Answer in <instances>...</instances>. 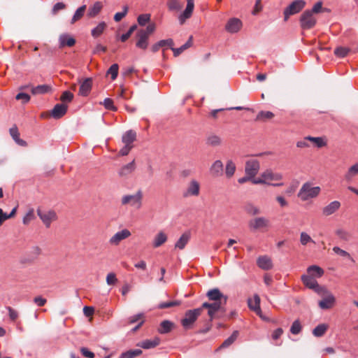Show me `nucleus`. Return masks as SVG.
Here are the masks:
<instances>
[{
  "label": "nucleus",
  "instance_id": "obj_1",
  "mask_svg": "<svg viewBox=\"0 0 358 358\" xmlns=\"http://www.w3.org/2000/svg\"><path fill=\"white\" fill-rule=\"evenodd\" d=\"M201 312L202 308L187 310L184 317L181 320L182 327L186 330L192 329L194 322L201 314Z\"/></svg>",
  "mask_w": 358,
  "mask_h": 358
},
{
  "label": "nucleus",
  "instance_id": "obj_2",
  "mask_svg": "<svg viewBox=\"0 0 358 358\" xmlns=\"http://www.w3.org/2000/svg\"><path fill=\"white\" fill-rule=\"evenodd\" d=\"M320 192V187H312L309 182L304 183L300 189L298 196L302 201H307L318 196Z\"/></svg>",
  "mask_w": 358,
  "mask_h": 358
},
{
  "label": "nucleus",
  "instance_id": "obj_3",
  "mask_svg": "<svg viewBox=\"0 0 358 358\" xmlns=\"http://www.w3.org/2000/svg\"><path fill=\"white\" fill-rule=\"evenodd\" d=\"M143 193L141 190L137 191L135 194L124 195L122 198V204H130L131 206L140 208L142 205Z\"/></svg>",
  "mask_w": 358,
  "mask_h": 358
},
{
  "label": "nucleus",
  "instance_id": "obj_4",
  "mask_svg": "<svg viewBox=\"0 0 358 358\" xmlns=\"http://www.w3.org/2000/svg\"><path fill=\"white\" fill-rule=\"evenodd\" d=\"M301 27L303 29H310L316 24V19L314 17L312 11L308 10L303 12L300 18Z\"/></svg>",
  "mask_w": 358,
  "mask_h": 358
},
{
  "label": "nucleus",
  "instance_id": "obj_5",
  "mask_svg": "<svg viewBox=\"0 0 358 358\" xmlns=\"http://www.w3.org/2000/svg\"><path fill=\"white\" fill-rule=\"evenodd\" d=\"M306 3L303 0H296L293 1L284 10L285 20H287L290 15L296 14L301 11L305 6Z\"/></svg>",
  "mask_w": 358,
  "mask_h": 358
},
{
  "label": "nucleus",
  "instance_id": "obj_6",
  "mask_svg": "<svg viewBox=\"0 0 358 358\" xmlns=\"http://www.w3.org/2000/svg\"><path fill=\"white\" fill-rule=\"evenodd\" d=\"M37 214L46 227H50L51 222L57 219V215L53 210H37Z\"/></svg>",
  "mask_w": 358,
  "mask_h": 358
},
{
  "label": "nucleus",
  "instance_id": "obj_7",
  "mask_svg": "<svg viewBox=\"0 0 358 358\" xmlns=\"http://www.w3.org/2000/svg\"><path fill=\"white\" fill-rule=\"evenodd\" d=\"M136 46L138 48L145 50L149 45V37L144 32V29L138 30L136 34Z\"/></svg>",
  "mask_w": 358,
  "mask_h": 358
},
{
  "label": "nucleus",
  "instance_id": "obj_8",
  "mask_svg": "<svg viewBox=\"0 0 358 358\" xmlns=\"http://www.w3.org/2000/svg\"><path fill=\"white\" fill-rule=\"evenodd\" d=\"M268 220L264 217H256L255 219L250 220L248 222V226L252 231H256L262 228H266L268 227Z\"/></svg>",
  "mask_w": 358,
  "mask_h": 358
},
{
  "label": "nucleus",
  "instance_id": "obj_9",
  "mask_svg": "<svg viewBox=\"0 0 358 358\" xmlns=\"http://www.w3.org/2000/svg\"><path fill=\"white\" fill-rule=\"evenodd\" d=\"M259 168V162L257 159L248 160L245 167V175L254 178L257 174Z\"/></svg>",
  "mask_w": 358,
  "mask_h": 358
},
{
  "label": "nucleus",
  "instance_id": "obj_10",
  "mask_svg": "<svg viewBox=\"0 0 358 358\" xmlns=\"http://www.w3.org/2000/svg\"><path fill=\"white\" fill-rule=\"evenodd\" d=\"M242 26L243 24L241 20L232 17L227 21L225 25V30L230 34H235L241 29Z\"/></svg>",
  "mask_w": 358,
  "mask_h": 358
},
{
  "label": "nucleus",
  "instance_id": "obj_11",
  "mask_svg": "<svg viewBox=\"0 0 358 358\" xmlns=\"http://www.w3.org/2000/svg\"><path fill=\"white\" fill-rule=\"evenodd\" d=\"M199 183L196 180H192L189 183L186 190L184 191L182 195L184 197L197 196L199 194Z\"/></svg>",
  "mask_w": 358,
  "mask_h": 358
},
{
  "label": "nucleus",
  "instance_id": "obj_12",
  "mask_svg": "<svg viewBox=\"0 0 358 358\" xmlns=\"http://www.w3.org/2000/svg\"><path fill=\"white\" fill-rule=\"evenodd\" d=\"M194 8V0H187L185 9L178 17V20L180 24H183L187 19L191 17Z\"/></svg>",
  "mask_w": 358,
  "mask_h": 358
},
{
  "label": "nucleus",
  "instance_id": "obj_13",
  "mask_svg": "<svg viewBox=\"0 0 358 358\" xmlns=\"http://www.w3.org/2000/svg\"><path fill=\"white\" fill-rule=\"evenodd\" d=\"M206 296L210 300L214 301L215 302H222L223 299V304H225L227 301V296L223 295L218 288L210 289L207 292Z\"/></svg>",
  "mask_w": 358,
  "mask_h": 358
},
{
  "label": "nucleus",
  "instance_id": "obj_14",
  "mask_svg": "<svg viewBox=\"0 0 358 358\" xmlns=\"http://www.w3.org/2000/svg\"><path fill=\"white\" fill-rule=\"evenodd\" d=\"M131 236V232L127 229H122L115 234L109 240L111 245H117L122 241Z\"/></svg>",
  "mask_w": 358,
  "mask_h": 358
},
{
  "label": "nucleus",
  "instance_id": "obj_15",
  "mask_svg": "<svg viewBox=\"0 0 358 358\" xmlns=\"http://www.w3.org/2000/svg\"><path fill=\"white\" fill-rule=\"evenodd\" d=\"M222 302H213V303H208L204 302L200 308H208V314L211 318V320L214 317L215 314L221 309V306Z\"/></svg>",
  "mask_w": 358,
  "mask_h": 358
},
{
  "label": "nucleus",
  "instance_id": "obj_16",
  "mask_svg": "<svg viewBox=\"0 0 358 358\" xmlns=\"http://www.w3.org/2000/svg\"><path fill=\"white\" fill-rule=\"evenodd\" d=\"M248 305L250 310H253L259 316H262V310L260 308V298L258 294H255L253 296V300L251 299H248Z\"/></svg>",
  "mask_w": 358,
  "mask_h": 358
},
{
  "label": "nucleus",
  "instance_id": "obj_17",
  "mask_svg": "<svg viewBox=\"0 0 358 358\" xmlns=\"http://www.w3.org/2000/svg\"><path fill=\"white\" fill-rule=\"evenodd\" d=\"M210 173L213 177H220L224 173V166L221 160H215L210 167Z\"/></svg>",
  "mask_w": 358,
  "mask_h": 358
},
{
  "label": "nucleus",
  "instance_id": "obj_18",
  "mask_svg": "<svg viewBox=\"0 0 358 358\" xmlns=\"http://www.w3.org/2000/svg\"><path fill=\"white\" fill-rule=\"evenodd\" d=\"M92 87V79L91 78H85L81 83L79 89V94L83 96H87Z\"/></svg>",
  "mask_w": 358,
  "mask_h": 358
},
{
  "label": "nucleus",
  "instance_id": "obj_19",
  "mask_svg": "<svg viewBox=\"0 0 358 358\" xmlns=\"http://www.w3.org/2000/svg\"><path fill=\"white\" fill-rule=\"evenodd\" d=\"M67 112V106L64 103L56 104L51 112V115L55 119H59Z\"/></svg>",
  "mask_w": 358,
  "mask_h": 358
},
{
  "label": "nucleus",
  "instance_id": "obj_20",
  "mask_svg": "<svg viewBox=\"0 0 358 358\" xmlns=\"http://www.w3.org/2000/svg\"><path fill=\"white\" fill-rule=\"evenodd\" d=\"M257 264L260 268L265 271L269 270L273 267L271 258L266 255L259 257L257 260Z\"/></svg>",
  "mask_w": 358,
  "mask_h": 358
},
{
  "label": "nucleus",
  "instance_id": "obj_21",
  "mask_svg": "<svg viewBox=\"0 0 358 358\" xmlns=\"http://www.w3.org/2000/svg\"><path fill=\"white\" fill-rule=\"evenodd\" d=\"M159 343L160 338L159 337H155L153 339L142 341L137 344V346L148 350L157 347Z\"/></svg>",
  "mask_w": 358,
  "mask_h": 358
},
{
  "label": "nucleus",
  "instance_id": "obj_22",
  "mask_svg": "<svg viewBox=\"0 0 358 358\" xmlns=\"http://www.w3.org/2000/svg\"><path fill=\"white\" fill-rule=\"evenodd\" d=\"M52 91V87L49 85H39L36 87H31V92L33 95L45 94Z\"/></svg>",
  "mask_w": 358,
  "mask_h": 358
},
{
  "label": "nucleus",
  "instance_id": "obj_23",
  "mask_svg": "<svg viewBox=\"0 0 358 358\" xmlns=\"http://www.w3.org/2000/svg\"><path fill=\"white\" fill-rule=\"evenodd\" d=\"M340 207L341 203L338 201H334L322 209V213L326 216L331 215L338 210Z\"/></svg>",
  "mask_w": 358,
  "mask_h": 358
},
{
  "label": "nucleus",
  "instance_id": "obj_24",
  "mask_svg": "<svg viewBox=\"0 0 358 358\" xmlns=\"http://www.w3.org/2000/svg\"><path fill=\"white\" fill-rule=\"evenodd\" d=\"M59 42L60 48L64 46L72 47L75 45L76 40L69 34H64L59 36Z\"/></svg>",
  "mask_w": 358,
  "mask_h": 358
},
{
  "label": "nucleus",
  "instance_id": "obj_25",
  "mask_svg": "<svg viewBox=\"0 0 358 358\" xmlns=\"http://www.w3.org/2000/svg\"><path fill=\"white\" fill-rule=\"evenodd\" d=\"M326 295L327 296L319 302V306L322 309L330 308L335 302V297L331 294L328 293Z\"/></svg>",
  "mask_w": 358,
  "mask_h": 358
},
{
  "label": "nucleus",
  "instance_id": "obj_26",
  "mask_svg": "<svg viewBox=\"0 0 358 358\" xmlns=\"http://www.w3.org/2000/svg\"><path fill=\"white\" fill-rule=\"evenodd\" d=\"M103 8V3L101 1H96L93 5L90 6L87 10V16L89 17H94L97 15Z\"/></svg>",
  "mask_w": 358,
  "mask_h": 358
},
{
  "label": "nucleus",
  "instance_id": "obj_27",
  "mask_svg": "<svg viewBox=\"0 0 358 358\" xmlns=\"http://www.w3.org/2000/svg\"><path fill=\"white\" fill-rule=\"evenodd\" d=\"M189 239L190 233L185 232L176 243L175 248L180 250L184 249L187 243L189 242Z\"/></svg>",
  "mask_w": 358,
  "mask_h": 358
},
{
  "label": "nucleus",
  "instance_id": "obj_28",
  "mask_svg": "<svg viewBox=\"0 0 358 358\" xmlns=\"http://www.w3.org/2000/svg\"><path fill=\"white\" fill-rule=\"evenodd\" d=\"M174 327V323L169 320H164L160 323L158 332L161 334L169 333Z\"/></svg>",
  "mask_w": 358,
  "mask_h": 358
},
{
  "label": "nucleus",
  "instance_id": "obj_29",
  "mask_svg": "<svg viewBox=\"0 0 358 358\" xmlns=\"http://www.w3.org/2000/svg\"><path fill=\"white\" fill-rule=\"evenodd\" d=\"M236 166L235 163L231 160H227L225 166L224 173L227 178H231L235 173Z\"/></svg>",
  "mask_w": 358,
  "mask_h": 358
},
{
  "label": "nucleus",
  "instance_id": "obj_30",
  "mask_svg": "<svg viewBox=\"0 0 358 358\" xmlns=\"http://www.w3.org/2000/svg\"><path fill=\"white\" fill-rule=\"evenodd\" d=\"M166 241H167L166 234L163 231H160L154 238L153 247L159 248L162 245H163Z\"/></svg>",
  "mask_w": 358,
  "mask_h": 358
},
{
  "label": "nucleus",
  "instance_id": "obj_31",
  "mask_svg": "<svg viewBox=\"0 0 358 358\" xmlns=\"http://www.w3.org/2000/svg\"><path fill=\"white\" fill-rule=\"evenodd\" d=\"M262 178L270 180H280L282 179V175L280 173H273L271 170H266L263 172L261 175Z\"/></svg>",
  "mask_w": 358,
  "mask_h": 358
},
{
  "label": "nucleus",
  "instance_id": "obj_32",
  "mask_svg": "<svg viewBox=\"0 0 358 358\" xmlns=\"http://www.w3.org/2000/svg\"><path fill=\"white\" fill-rule=\"evenodd\" d=\"M301 280L306 287L311 289L315 288V286L317 284V280L313 276L308 275H303Z\"/></svg>",
  "mask_w": 358,
  "mask_h": 358
},
{
  "label": "nucleus",
  "instance_id": "obj_33",
  "mask_svg": "<svg viewBox=\"0 0 358 358\" xmlns=\"http://www.w3.org/2000/svg\"><path fill=\"white\" fill-rule=\"evenodd\" d=\"M192 45V36H190L188 41L178 48H171L174 57L179 56L184 50L191 47Z\"/></svg>",
  "mask_w": 358,
  "mask_h": 358
},
{
  "label": "nucleus",
  "instance_id": "obj_34",
  "mask_svg": "<svg viewBox=\"0 0 358 358\" xmlns=\"http://www.w3.org/2000/svg\"><path fill=\"white\" fill-rule=\"evenodd\" d=\"M358 174V162L350 166L345 174V180L350 182Z\"/></svg>",
  "mask_w": 358,
  "mask_h": 358
},
{
  "label": "nucleus",
  "instance_id": "obj_35",
  "mask_svg": "<svg viewBox=\"0 0 358 358\" xmlns=\"http://www.w3.org/2000/svg\"><path fill=\"white\" fill-rule=\"evenodd\" d=\"M136 136V134L135 131L129 130L122 136V142L124 144L132 145V143L135 141Z\"/></svg>",
  "mask_w": 358,
  "mask_h": 358
},
{
  "label": "nucleus",
  "instance_id": "obj_36",
  "mask_svg": "<svg viewBox=\"0 0 358 358\" xmlns=\"http://www.w3.org/2000/svg\"><path fill=\"white\" fill-rule=\"evenodd\" d=\"M135 169V164L134 161L123 166L121 169L119 171V175L120 176H126L130 173H131Z\"/></svg>",
  "mask_w": 358,
  "mask_h": 358
},
{
  "label": "nucleus",
  "instance_id": "obj_37",
  "mask_svg": "<svg viewBox=\"0 0 358 358\" xmlns=\"http://www.w3.org/2000/svg\"><path fill=\"white\" fill-rule=\"evenodd\" d=\"M106 28V22H101L98 24V25L96 27L92 29L91 34L94 38H97L102 34Z\"/></svg>",
  "mask_w": 358,
  "mask_h": 358
},
{
  "label": "nucleus",
  "instance_id": "obj_38",
  "mask_svg": "<svg viewBox=\"0 0 358 358\" xmlns=\"http://www.w3.org/2000/svg\"><path fill=\"white\" fill-rule=\"evenodd\" d=\"M309 275H315V277L320 278L324 274V271L322 268L316 265L310 266L307 269Z\"/></svg>",
  "mask_w": 358,
  "mask_h": 358
},
{
  "label": "nucleus",
  "instance_id": "obj_39",
  "mask_svg": "<svg viewBox=\"0 0 358 358\" xmlns=\"http://www.w3.org/2000/svg\"><path fill=\"white\" fill-rule=\"evenodd\" d=\"M238 334V331H234L229 338L224 341L220 348H226L229 347L237 339Z\"/></svg>",
  "mask_w": 358,
  "mask_h": 358
},
{
  "label": "nucleus",
  "instance_id": "obj_40",
  "mask_svg": "<svg viewBox=\"0 0 358 358\" xmlns=\"http://www.w3.org/2000/svg\"><path fill=\"white\" fill-rule=\"evenodd\" d=\"M142 350L140 349H134L129 350L126 352H122L119 358H134L137 356H139L142 354Z\"/></svg>",
  "mask_w": 358,
  "mask_h": 358
},
{
  "label": "nucleus",
  "instance_id": "obj_41",
  "mask_svg": "<svg viewBox=\"0 0 358 358\" xmlns=\"http://www.w3.org/2000/svg\"><path fill=\"white\" fill-rule=\"evenodd\" d=\"M244 210L250 215H256L260 213L259 208L252 203H247L244 206Z\"/></svg>",
  "mask_w": 358,
  "mask_h": 358
},
{
  "label": "nucleus",
  "instance_id": "obj_42",
  "mask_svg": "<svg viewBox=\"0 0 358 358\" xmlns=\"http://www.w3.org/2000/svg\"><path fill=\"white\" fill-rule=\"evenodd\" d=\"M328 329V326L325 324H320L317 325L313 330V334L315 337H321L322 336Z\"/></svg>",
  "mask_w": 358,
  "mask_h": 358
},
{
  "label": "nucleus",
  "instance_id": "obj_43",
  "mask_svg": "<svg viewBox=\"0 0 358 358\" xmlns=\"http://www.w3.org/2000/svg\"><path fill=\"white\" fill-rule=\"evenodd\" d=\"M222 140L221 138L215 134L210 135L206 138V143L211 146H218L221 144Z\"/></svg>",
  "mask_w": 358,
  "mask_h": 358
},
{
  "label": "nucleus",
  "instance_id": "obj_44",
  "mask_svg": "<svg viewBox=\"0 0 358 358\" xmlns=\"http://www.w3.org/2000/svg\"><path fill=\"white\" fill-rule=\"evenodd\" d=\"M274 117V114L271 111L261 110L257 115V120L266 121Z\"/></svg>",
  "mask_w": 358,
  "mask_h": 358
},
{
  "label": "nucleus",
  "instance_id": "obj_45",
  "mask_svg": "<svg viewBox=\"0 0 358 358\" xmlns=\"http://www.w3.org/2000/svg\"><path fill=\"white\" fill-rule=\"evenodd\" d=\"M180 304H181V301H178V300L171 301H168V302H162L157 305V308L165 309V308H171L173 306H180Z\"/></svg>",
  "mask_w": 358,
  "mask_h": 358
},
{
  "label": "nucleus",
  "instance_id": "obj_46",
  "mask_svg": "<svg viewBox=\"0 0 358 358\" xmlns=\"http://www.w3.org/2000/svg\"><path fill=\"white\" fill-rule=\"evenodd\" d=\"M306 139L314 143L317 148H322L327 145V143L322 137H313L308 136H306Z\"/></svg>",
  "mask_w": 358,
  "mask_h": 358
},
{
  "label": "nucleus",
  "instance_id": "obj_47",
  "mask_svg": "<svg viewBox=\"0 0 358 358\" xmlns=\"http://www.w3.org/2000/svg\"><path fill=\"white\" fill-rule=\"evenodd\" d=\"M85 9H86V6L83 5L82 6L79 7L76 10V12L72 17V20H71L72 24L76 22L77 20H78L80 18H81L83 17V15H84V13L85 11Z\"/></svg>",
  "mask_w": 358,
  "mask_h": 358
},
{
  "label": "nucleus",
  "instance_id": "obj_48",
  "mask_svg": "<svg viewBox=\"0 0 358 358\" xmlns=\"http://www.w3.org/2000/svg\"><path fill=\"white\" fill-rule=\"evenodd\" d=\"M151 19V15L149 13L141 14L137 17V22L140 26H145L149 23Z\"/></svg>",
  "mask_w": 358,
  "mask_h": 358
},
{
  "label": "nucleus",
  "instance_id": "obj_49",
  "mask_svg": "<svg viewBox=\"0 0 358 358\" xmlns=\"http://www.w3.org/2000/svg\"><path fill=\"white\" fill-rule=\"evenodd\" d=\"M333 251L336 254L341 255V257H346V258L349 259L351 262H355V259L351 257L350 253L348 252L347 251L340 248L339 247H338V246L334 247Z\"/></svg>",
  "mask_w": 358,
  "mask_h": 358
},
{
  "label": "nucleus",
  "instance_id": "obj_50",
  "mask_svg": "<svg viewBox=\"0 0 358 358\" xmlns=\"http://www.w3.org/2000/svg\"><path fill=\"white\" fill-rule=\"evenodd\" d=\"M335 234L340 239L345 241H349V239L350 238V233L343 229H338L335 231Z\"/></svg>",
  "mask_w": 358,
  "mask_h": 358
},
{
  "label": "nucleus",
  "instance_id": "obj_51",
  "mask_svg": "<svg viewBox=\"0 0 358 358\" xmlns=\"http://www.w3.org/2000/svg\"><path fill=\"white\" fill-rule=\"evenodd\" d=\"M119 66L117 64H113L107 71V74L111 76L113 80H115L118 75Z\"/></svg>",
  "mask_w": 358,
  "mask_h": 358
},
{
  "label": "nucleus",
  "instance_id": "obj_52",
  "mask_svg": "<svg viewBox=\"0 0 358 358\" xmlns=\"http://www.w3.org/2000/svg\"><path fill=\"white\" fill-rule=\"evenodd\" d=\"M168 7L170 10L178 11L182 8V5L178 0H170Z\"/></svg>",
  "mask_w": 358,
  "mask_h": 358
},
{
  "label": "nucleus",
  "instance_id": "obj_53",
  "mask_svg": "<svg viewBox=\"0 0 358 358\" xmlns=\"http://www.w3.org/2000/svg\"><path fill=\"white\" fill-rule=\"evenodd\" d=\"M136 29H137L136 24L131 25L129 27V30L126 33L121 35L120 41L122 42H125L131 36V34L134 33V31L135 30H136Z\"/></svg>",
  "mask_w": 358,
  "mask_h": 358
},
{
  "label": "nucleus",
  "instance_id": "obj_54",
  "mask_svg": "<svg viewBox=\"0 0 358 358\" xmlns=\"http://www.w3.org/2000/svg\"><path fill=\"white\" fill-rule=\"evenodd\" d=\"M350 49L345 47H338L334 50V54L341 58L345 57L349 52Z\"/></svg>",
  "mask_w": 358,
  "mask_h": 358
},
{
  "label": "nucleus",
  "instance_id": "obj_55",
  "mask_svg": "<svg viewBox=\"0 0 358 358\" xmlns=\"http://www.w3.org/2000/svg\"><path fill=\"white\" fill-rule=\"evenodd\" d=\"M129 8L127 6L122 7V11L116 13L114 15V20L115 22H120L123 17H124L128 13Z\"/></svg>",
  "mask_w": 358,
  "mask_h": 358
},
{
  "label": "nucleus",
  "instance_id": "obj_56",
  "mask_svg": "<svg viewBox=\"0 0 358 358\" xmlns=\"http://www.w3.org/2000/svg\"><path fill=\"white\" fill-rule=\"evenodd\" d=\"M301 331V325L299 320H295L290 328V332L292 334L296 335Z\"/></svg>",
  "mask_w": 358,
  "mask_h": 358
},
{
  "label": "nucleus",
  "instance_id": "obj_57",
  "mask_svg": "<svg viewBox=\"0 0 358 358\" xmlns=\"http://www.w3.org/2000/svg\"><path fill=\"white\" fill-rule=\"evenodd\" d=\"M312 242L315 243V241L306 232H301L300 234V243L303 245H307L308 243Z\"/></svg>",
  "mask_w": 358,
  "mask_h": 358
},
{
  "label": "nucleus",
  "instance_id": "obj_58",
  "mask_svg": "<svg viewBox=\"0 0 358 358\" xmlns=\"http://www.w3.org/2000/svg\"><path fill=\"white\" fill-rule=\"evenodd\" d=\"M15 99L17 100H21L22 103H27L30 101L31 97L27 93L20 92L15 96Z\"/></svg>",
  "mask_w": 358,
  "mask_h": 358
},
{
  "label": "nucleus",
  "instance_id": "obj_59",
  "mask_svg": "<svg viewBox=\"0 0 358 358\" xmlns=\"http://www.w3.org/2000/svg\"><path fill=\"white\" fill-rule=\"evenodd\" d=\"M103 104L104 107L108 110H114V111L117 110V108L113 104V99H111L110 98H106L103 100Z\"/></svg>",
  "mask_w": 358,
  "mask_h": 358
},
{
  "label": "nucleus",
  "instance_id": "obj_60",
  "mask_svg": "<svg viewBox=\"0 0 358 358\" xmlns=\"http://www.w3.org/2000/svg\"><path fill=\"white\" fill-rule=\"evenodd\" d=\"M73 99V94L69 91H64L60 98L63 102H71Z\"/></svg>",
  "mask_w": 358,
  "mask_h": 358
},
{
  "label": "nucleus",
  "instance_id": "obj_61",
  "mask_svg": "<svg viewBox=\"0 0 358 358\" xmlns=\"http://www.w3.org/2000/svg\"><path fill=\"white\" fill-rule=\"evenodd\" d=\"M34 218V209H30L25 216L23 217V223L24 224H27L31 220Z\"/></svg>",
  "mask_w": 358,
  "mask_h": 358
},
{
  "label": "nucleus",
  "instance_id": "obj_62",
  "mask_svg": "<svg viewBox=\"0 0 358 358\" xmlns=\"http://www.w3.org/2000/svg\"><path fill=\"white\" fill-rule=\"evenodd\" d=\"M117 282V279L114 273H110L106 276V282L108 285H115Z\"/></svg>",
  "mask_w": 358,
  "mask_h": 358
},
{
  "label": "nucleus",
  "instance_id": "obj_63",
  "mask_svg": "<svg viewBox=\"0 0 358 358\" xmlns=\"http://www.w3.org/2000/svg\"><path fill=\"white\" fill-rule=\"evenodd\" d=\"M313 289L320 295H326L329 293V292L324 287L320 286L318 283L316 285V286H315V288H313Z\"/></svg>",
  "mask_w": 358,
  "mask_h": 358
},
{
  "label": "nucleus",
  "instance_id": "obj_64",
  "mask_svg": "<svg viewBox=\"0 0 358 358\" xmlns=\"http://www.w3.org/2000/svg\"><path fill=\"white\" fill-rule=\"evenodd\" d=\"M66 7L65 4L62 2H58L54 5L52 9V14L56 15L60 10L64 9Z\"/></svg>",
  "mask_w": 358,
  "mask_h": 358
}]
</instances>
